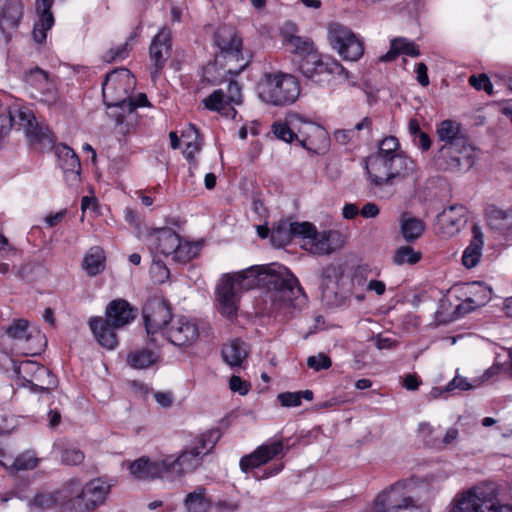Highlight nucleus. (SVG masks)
<instances>
[{
	"mask_svg": "<svg viewBox=\"0 0 512 512\" xmlns=\"http://www.w3.org/2000/svg\"><path fill=\"white\" fill-rule=\"evenodd\" d=\"M220 439L219 430H208L197 436L178 454H162L156 459L142 456L128 464L130 474L137 480H179L197 471L204 458Z\"/></svg>",
	"mask_w": 512,
	"mask_h": 512,
	"instance_id": "f257e3e1",
	"label": "nucleus"
},
{
	"mask_svg": "<svg viewBox=\"0 0 512 512\" xmlns=\"http://www.w3.org/2000/svg\"><path fill=\"white\" fill-rule=\"evenodd\" d=\"M113 484L104 478H94L86 483L69 479L55 491H40L29 501L33 511H47L57 507L59 512H94L102 506Z\"/></svg>",
	"mask_w": 512,
	"mask_h": 512,
	"instance_id": "f03ea898",
	"label": "nucleus"
},
{
	"mask_svg": "<svg viewBox=\"0 0 512 512\" xmlns=\"http://www.w3.org/2000/svg\"><path fill=\"white\" fill-rule=\"evenodd\" d=\"M232 276L242 291L257 286L265 287L274 310L290 306L294 300L305 297L297 277L281 264L252 266Z\"/></svg>",
	"mask_w": 512,
	"mask_h": 512,
	"instance_id": "7ed1b4c3",
	"label": "nucleus"
},
{
	"mask_svg": "<svg viewBox=\"0 0 512 512\" xmlns=\"http://www.w3.org/2000/svg\"><path fill=\"white\" fill-rule=\"evenodd\" d=\"M258 97L272 106L293 104L299 97L300 85L291 74L283 72L265 73L257 84Z\"/></svg>",
	"mask_w": 512,
	"mask_h": 512,
	"instance_id": "20e7f679",
	"label": "nucleus"
},
{
	"mask_svg": "<svg viewBox=\"0 0 512 512\" xmlns=\"http://www.w3.org/2000/svg\"><path fill=\"white\" fill-rule=\"evenodd\" d=\"M412 159L400 153L390 158L368 160L366 169L375 186L391 184L394 179L404 178L414 170Z\"/></svg>",
	"mask_w": 512,
	"mask_h": 512,
	"instance_id": "39448f33",
	"label": "nucleus"
},
{
	"mask_svg": "<svg viewBox=\"0 0 512 512\" xmlns=\"http://www.w3.org/2000/svg\"><path fill=\"white\" fill-rule=\"evenodd\" d=\"M297 227L301 229V247L314 255H329L343 246L342 236L336 230L318 231L310 222H303Z\"/></svg>",
	"mask_w": 512,
	"mask_h": 512,
	"instance_id": "423d86ee",
	"label": "nucleus"
},
{
	"mask_svg": "<svg viewBox=\"0 0 512 512\" xmlns=\"http://www.w3.org/2000/svg\"><path fill=\"white\" fill-rule=\"evenodd\" d=\"M135 87V78L126 68L116 69L107 74L102 84V93L105 104L109 108H119L124 111V107L130 97L131 91Z\"/></svg>",
	"mask_w": 512,
	"mask_h": 512,
	"instance_id": "0eeeda50",
	"label": "nucleus"
},
{
	"mask_svg": "<svg viewBox=\"0 0 512 512\" xmlns=\"http://www.w3.org/2000/svg\"><path fill=\"white\" fill-rule=\"evenodd\" d=\"M449 512H512V506L497 504L483 488L472 487L455 496Z\"/></svg>",
	"mask_w": 512,
	"mask_h": 512,
	"instance_id": "6e6552de",
	"label": "nucleus"
},
{
	"mask_svg": "<svg viewBox=\"0 0 512 512\" xmlns=\"http://www.w3.org/2000/svg\"><path fill=\"white\" fill-rule=\"evenodd\" d=\"M328 40L331 47L345 61H358L364 54L362 40L348 27L339 24L330 25Z\"/></svg>",
	"mask_w": 512,
	"mask_h": 512,
	"instance_id": "1a4fd4ad",
	"label": "nucleus"
},
{
	"mask_svg": "<svg viewBox=\"0 0 512 512\" xmlns=\"http://www.w3.org/2000/svg\"><path fill=\"white\" fill-rule=\"evenodd\" d=\"M8 116V124L3 126L6 130L18 125L20 129L24 130L31 143L51 144L50 130L37 122L30 108L17 106L9 110Z\"/></svg>",
	"mask_w": 512,
	"mask_h": 512,
	"instance_id": "9d476101",
	"label": "nucleus"
},
{
	"mask_svg": "<svg viewBox=\"0 0 512 512\" xmlns=\"http://www.w3.org/2000/svg\"><path fill=\"white\" fill-rule=\"evenodd\" d=\"M241 86L236 81H230L225 88L214 90L202 100L204 107L210 111H216L226 117L234 118L236 110L234 106L242 104Z\"/></svg>",
	"mask_w": 512,
	"mask_h": 512,
	"instance_id": "9b49d317",
	"label": "nucleus"
},
{
	"mask_svg": "<svg viewBox=\"0 0 512 512\" xmlns=\"http://www.w3.org/2000/svg\"><path fill=\"white\" fill-rule=\"evenodd\" d=\"M22 386H31L34 391H49L56 386V378L50 370L36 361L24 360L14 367Z\"/></svg>",
	"mask_w": 512,
	"mask_h": 512,
	"instance_id": "f8f14e48",
	"label": "nucleus"
},
{
	"mask_svg": "<svg viewBox=\"0 0 512 512\" xmlns=\"http://www.w3.org/2000/svg\"><path fill=\"white\" fill-rule=\"evenodd\" d=\"M213 39L215 46L219 49L220 54L224 58H229L236 62H243L234 71L229 68L227 70L228 73H240L246 67L247 62H244L242 54V39L238 35L237 30L233 26H221L215 32Z\"/></svg>",
	"mask_w": 512,
	"mask_h": 512,
	"instance_id": "ddd939ff",
	"label": "nucleus"
},
{
	"mask_svg": "<svg viewBox=\"0 0 512 512\" xmlns=\"http://www.w3.org/2000/svg\"><path fill=\"white\" fill-rule=\"evenodd\" d=\"M174 316L171 315L168 304L162 298H151L143 307V318L150 341L154 342L153 336L166 331V327Z\"/></svg>",
	"mask_w": 512,
	"mask_h": 512,
	"instance_id": "4468645a",
	"label": "nucleus"
},
{
	"mask_svg": "<svg viewBox=\"0 0 512 512\" xmlns=\"http://www.w3.org/2000/svg\"><path fill=\"white\" fill-rule=\"evenodd\" d=\"M288 448H285L281 438L274 437L258 446L253 452L240 459L239 466L243 472L265 465L275 458H283Z\"/></svg>",
	"mask_w": 512,
	"mask_h": 512,
	"instance_id": "2eb2a0df",
	"label": "nucleus"
},
{
	"mask_svg": "<svg viewBox=\"0 0 512 512\" xmlns=\"http://www.w3.org/2000/svg\"><path fill=\"white\" fill-rule=\"evenodd\" d=\"M163 335L174 346L187 348L199 338V326L196 320L177 315L171 319Z\"/></svg>",
	"mask_w": 512,
	"mask_h": 512,
	"instance_id": "dca6fc26",
	"label": "nucleus"
},
{
	"mask_svg": "<svg viewBox=\"0 0 512 512\" xmlns=\"http://www.w3.org/2000/svg\"><path fill=\"white\" fill-rule=\"evenodd\" d=\"M447 157L442 156L439 148L435 163L439 169L450 172H467L475 163V149L471 144L461 146H452Z\"/></svg>",
	"mask_w": 512,
	"mask_h": 512,
	"instance_id": "f3484780",
	"label": "nucleus"
},
{
	"mask_svg": "<svg viewBox=\"0 0 512 512\" xmlns=\"http://www.w3.org/2000/svg\"><path fill=\"white\" fill-rule=\"evenodd\" d=\"M24 81L30 91L32 98L49 106L54 105L58 100L54 83L49 79L48 73L35 67L26 72Z\"/></svg>",
	"mask_w": 512,
	"mask_h": 512,
	"instance_id": "a211bd4d",
	"label": "nucleus"
},
{
	"mask_svg": "<svg viewBox=\"0 0 512 512\" xmlns=\"http://www.w3.org/2000/svg\"><path fill=\"white\" fill-rule=\"evenodd\" d=\"M241 292L232 274L227 273L221 277L216 286V300L222 315L228 318L236 315Z\"/></svg>",
	"mask_w": 512,
	"mask_h": 512,
	"instance_id": "6ab92c4d",
	"label": "nucleus"
},
{
	"mask_svg": "<svg viewBox=\"0 0 512 512\" xmlns=\"http://www.w3.org/2000/svg\"><path fill=\"white\" fill-rule=\"evenodd\" d=\"M411 483L407 481L395 483L390 490L381 494L385 499L387 512H428L427 508L417 504L410 496H402V491Z\"/></svg>",
	"mask_w": 512,
	"mask_h": 512,
	"instance_id": "aec40b11",
	"label": "nucleus"
},
{
	"mask_svg": "<svg viewBox=\"0 0 512 512\" xmlns=\"http://www.w3.org/2000/svg\"><path fill=\"white\" fill-rule=\"evenodd\" d=\"M149 52L150 60L153 63L150 74L152 80L155 81L171 55V38L169 30L163 28L154 36Z\"/></svg>",
	"mask_w": 512,
	"mask_h": 512,
	"instance_id": "412c9836",
	"label": "nucleus"
},
{
	"mask_svg": "<svg viewBox=\"0 0 512 512\" xmlns=\"http://www.w3.org/2000/svg\"><path fill=\"white\" fill-rule=\"evenodd\" d=\"M299 143L306 150L320 154L323 153L328 146V134L321 126L302 120V125L298 130Z\"/></svg>",
	"mask_w": 512,
	"mask_h": 512,
	"instance_id": "4be33fe9",
	"label": "nucleus"
},
{
	"mask_svg": "<svg viewBox=\"0 0 512 512\" xmlns=\"http://www.w3.org/2000/svg\"><path fill=\"white\" fill-rule=\"evenodd\" d=\"M467 210L463 205H452L437 216L438 233L443 237L457 234L467 222Z\"/></svg>",
	"mask_w": 512,
	"mask_h": 512,
	"instance_id": "5701e85b",
	"label": "nucleus"
},
{
	"mask_svg": "<svg viewBox=\"0 0 512 512\" xmlns=\"http://www.w3.org/2000/svg\"><path fill=\"white\" fill-rule=\"evenodd\" d=\"M436 134L441 145V154L447 157L452 146H461L470 144L467 137L463 134L461 125L454 120H444L437 125Z\"/></svg>",
	"mask_w": 512,
	"mask_h": 512,
	"instance_id": "b1692460",
	"label": "nucleus"
},
{
	"mask_svg": "<svg viewBox=\"0 0 512 512\" xmlns=\"http://www.w3.org/2000/svg\"><path fill=\"white\" fill-rule=\"evenodd\" d=\"M58 163L64 172L66 181L75 185L80 181L81 163L78 155L67 145L56 147Z\"/></svg>",
	"mask_w": 512,
	"mask_h": 512,
	"instance_id": "393cba45",
	"label": "nucleus"
},
{
	"mask_svg": "<svg viewBox=\"0 0 512 512\" xmlns=\"http://www.w3.org/2000/svg\"><path fill=\"white\" fill-rule=\"evenodd\" d=\"M54 0H36V11L39 15V20L33 29L34 40L41 44L47 38V32L54 25V17L51 13V7Z\"/></svg>",
	"mask_w": 512,
	"mask_h": 512,
	"instance_id": "a878e982",
	"label": "nucleus"
},
{
	"mask_svg": "<svg viewBox=\"0 0 512 512\" xmlns=\"http://www.w3.org/2000/svg\"><path fill=\"white\" fill-rule=\"evenodd\" d=\"M134 318V309L124 299L113 300L106 308V320L110 321L114 328H121L129 324Z\"/></svg>",
	"mask_w": 512,
	"mask_h": 512,
	"instance_id": "bb28decb",
	"label": "nucleus"
},
{
	"mask_svg": "<svg viewBox=\"0 0 512 512\" xmlns=\"http://www.w3.org/2000/svg\"><path fill=\"white\" fill-rule=\"evenodd\" d=\"M89 326L98 341L106 349H114L117 345L115 329L110 321L102 317H94L89 321Z\"/></svg>",
	"mask_w": 512,
	"mask_h": 512,
	"instance_id": "cd10ccee",
	"label": "nucleus"
},
{
	"mask_svg": "<svg viewBox=\"0 0 512 512\" xmlns=\"http://www.w3.org/2000/svg\"><path fill=\"white\" fill-rule=\"evenodd\" d=\"M302 118L299 115H289L285 121H276L271 129L275 137L287 143L299 139L298 130L302 125Z\"/></svg>",
	"mask_w": 512,
	"mask_h": 512,
	"instance_id": "c85d7f7f",
	"label": "nucleus"
},
{
	"mask_svg": "<svg viewBox=\"0 0 512 512\" xmlns=\"http://www.w3.org/2000/svg\"><path fill=\"white\" fill-rule=\"evenodd\" d=\"M488 225L503 236L512 235V209L490 206L486 210Z\"/></svg>",
	"mask_w": 512,
	"mask_h": 512,
	"instance_id": "c756f323",
	"label": "nucleus"
},
{
	"mask_svg": "<svg viewBox=\"0 0 512 512\" xmlns=\"http://www.w3.org/2000/svg\"><path fill=\"white\" fill-rule=\"evenodd\" d=\"M303 222H290L288 220H281L271 232V241L278 247H284L289 244L293 239L301 237L300 230L297 225H302Z\"/></svg>",
	"mask_w": 512,
	"mask_h": 512,
	"instance_id": "7c9ffc66",
	"label": "nucleus"
},
{
	"mask_svg": "<svg viewBox=\"0 0 512 512\" xmlns=\"http://www.w3.org/2000/svg\"><path fill=\"white\" fill-rule=\"evenodd\" d=\"M22 17V5L18 1H8L0 13V29L8 38Z\"/></svg>",
	"mask_w": 512,
	"mask_h": 512,
	"instance_id": "2f4dec72",
	"label": "nucleus"
},
{
	"mask_svg": "<svg viewBox=\"0 0 512 512\" xmlns=\"http://www.w3.org/2000/svg\"><path fill=\"white\" fill-rule=\"evenodd\" d=\"M152 245L163 255L173 257L175 250L179 245V236L170 228H162L155 231Z\"/></svg>",
	"mask_w": 512,
	"mask_h": 512,
	"instance_id": "473e14b6",
	"label": "nucleus"
},
{
	"mask_svg": "<svg viewBox=\"0 0 512 512\" xmlns=\"http://www.w3.org/2000/svg\"><path fill=\"white\" fill-rule=\"evenodd\" d=\"M222 358L230 367H240L248 356L246 344L239 339H233L222 347Z\"/></svg>",
	"mask_w": 512,
	"mask_h": 512,
	"instance_id": "72a5a7b5",
	"label": "nucleus"
},
{
	"mask_svg": "<svg viewBox=\"0 0 512 512\" xmlns=\"http://www.w3.org/2000/svg\"><path fill=\"white\" fill-rule=\"evenodd\" d=\"M182 143L184 144L183 154L189 161L190 173L197 168V162L194 159L195 154L201 149L202 142L199 138L198 131L194 126H190L182 133Z\"/></svg>",
	"mask_w": 512,
	"mask_h": 512,
	"instance_id": "f704fd0d",
	"label": "nucleus"
},
{
	"mask_svg": "<svg viewBox=\"0 0 512 512\" xmlns=\"http://www.w3.org/2000/svg\"><path fill=\"white\" fill-rule=\"evenodd\" d=\"M483 234L479 227H473V238L463 252L462 263L466 268L475 267L482 256Z\"/></svg>",
	"mask_w": 512,
	"mask_h": 512,
	"instance_id": "c9c22d12",
	"label": "nucleus"
},
{
	"mask_svg": "<svg viewBox=\"0 0 512 512\" xmlns=\"http://www.w3.org/2000/svg\"><path fill=\"white\" fill-rule=\"evenodd\" d=\"M207 491L203 486H198L188 493L184 499V505L188 512H209L211 501L207 497Z\"/></svg>",
	"mask_w": 512,
	"mask_h": 512,
	"instance_id": "e433bc0d",
	"label": "nucleus"
},
{
	"mask_svg": "<svg viewBox=\"0 0 512 512\" xmlns=\"http://www.w3.org/2000/svg\"><path fill=\"white\" fill-rule=\"evenodd\" d=\"M158 359L159 355L147 348L136 349L127 355V363L133 369H147L153 366Z\"/></svg>",
	"mask_w": 512,
	"mask_h": 512,
	"instance_id": "4c0bfd02",
	"label": "nucleus"
},
{
	"mask_svg": "<svg viewBox=\"0 0 512 512\" xmlns=\"http://www.w3.org/2000/svg\"><path fill=\"white\" fill-rule=\"evenodd\" d=\"M320 281V289L322 291V297L324 299H330L332 294H336V288L339 279L341 278V272L335 265H328L322 270Z\"/></svg>",
	"mask_w": 512,
	"mask_h": 512,
	"instance_id": "58836bf2",
	"label": "nucleus"
},
{
	"mask_svg": "<svg viewBox=\"0 0 512 512\" xmlns=\"http://www.w3.org/2000/svg\"><path fill=\"white\" fill-rule=\"evenodd\" d=\"M444 479V475L438 474L427 475L417 481L419 494H421L424 501H430L436 497L441 489V484Z\"/></svg>",
	"mask_w": 512,
	"mask_h": 512,
	"instance_id": "ea45409f",
	"label": "nucleus"
},
{
	"mask_svg": "<svg viewBox=\"0 0 512 512\" xmlns=\"http://www.w3.org/2000/svg\"><path fill=\"white\" fill-rule=\"evenodd\" d=\"M149 105V101L147 99V96L144 93L138 94L134 99L129 97L125 107L124 111L122 112H112V116L115 117V121L117 125H123L126 121L128 123L133 122L134 116L133 112L138 107H145Z\"/></svg>",
	"mask_w": 512,
	"mask_h": 512,
	"instance_id": "a19ab883",
	"label": "nucleus"
},
{
	"mask_svg": "<svg viewBox=\"0 0 512 512\" xmlns=\"http://www.w3.org/2000/svg\"><path fill=\"white\" fill-rule=\"evenodd\" d=\"M38 461L39 460L36 458L34 453L26 451L15 459L11 456H9L7 460L0 459V465L11 472H18L20 470L34 469L37 466Z\"/></svg>",
	"mask_w": 512,
	"mask_h": 512,
	"instance_id": "79ce46f5",
	"label": "nucleus"
},
{
	"mask_svg": "<svg viewBox=\"0 0 512 512\" xmlns=\"http://www.w3.org/2000/svg\"><path fill=\"white\" fill-rule=\"evenodd\" d=\"M327 73L339 81H347L349 72L336 59L330 56H321L317 65V76Z\"/></svg>",
	"mask_w": 512,
	"mask_h": 512,
	"instance_id": "37998d69",
	"label": "nucleus"
},
{
	"mask_svg": "<svg viewBox=\"0 0 512 512\" xmlns=\"http://www.w3.org/2000/svg\"><path fill=\"white\" fill-rule=\"evenodd\" d=\"M105 255L100 247H92L86 253L82 267L89 276H96L104 270Z\"/></svg>",
	"mask_w": 512,
	"mask_h": 512,
	"instance_id": "c03bdc74",
	"label": "nucleus"
},
{
	"mask_svg": "<svg viewBox=\"0 0 512 512\" xmlns=\"http://www.w3.org/2000/svg\"><path fill=\"white\" fill-rule=\"evenodd\" d=\"M401 233L406 241L419 238L424 231V223L415 217L403 214L401 216Z\"/></svg>",
	"mask_w": 512,
	"mask_h": 512,
	"instance_id": "a18cd8bd",
	"label": "nucleus"
},
{
	"mask_svg": "<svg viewBox=\"0 0 512 512\" xmlns=\"http://www.w3.org/2000/svg\"><path fill=\"white\" fill-rule=\"evenodd\" d=\"M6 334L18 343H27L34 340L35 336L29 331V323L24 319L14 320L6 329Z\"/></svg>",
	"mask_w": 512,
	"mask_h": 512,
	"instance_id": "49530a36",
	"label": "nucleus"
},
{
	"mask_svg": "<svg viewBox=\"0 0 512 512\" xmlns=\"http://www.w3.org/2000/svg\"><path fill=\"white\" fill-rule=\"evenodd\" d=\"M402 153L399 149L398 139L394 136L384 138L380 145L378 152L368 158V160H378L379 158H390Z\"/></svg>",
	"mask_w": 512,
	"mask_h": 512,
	"instance_id": "de8ad7c7",
	"label": "nucleus"
},
{
	"mask_svg": "<svg viewBox=\"0 0 512 512\" xmlns=\"http://www.w3.org/2000/svg\"><path fill=\"white\" fill-rule=\"evenodd\" d=\"M321 55L317 51L305 55L299 65L302 74L309 79L317 77V65L320 61Z\"/></svg>",
	"mask_w": 512,
	"mask_h": 512,
	"instance_id": "09e8293b",
	"label": "nucleus"
},
{
	"mask_svg": "<svg viewBox=\"0 0 512 512\" xmlns=\"http://www.w3.org/2000/svg\"><path fill=\"white\" fill-rule=\"evenodd\" d=\"M420 258L421 254L416 252L412 247L402 246L396 250L393 261L397 265L415 264Z\"/></svg>",
	"mask_w": 512,
	"mask_h": 512,
	"instance_id": "8fccbe9b",
	"label": "nucleus"
},
{
	"mask_svg": "<svg viewBox=\"0 0 512 512\" xmlns=\"http://www.w3.org/2000/svg\"><path fill=\"white\" fill-rule=\"evenodd\" d=\"M291 40L292 41L287 44V46L290 47L292 52L301 55L302 58L316 51L314 43L310 38L297 36Z\"/></svg>",
	"mask_w": 512,
	"mask_h": 512,
	"instance_id": "3c124183",
	"label": "nucleus"
},
{
	"mask_svg": "<svg viewBox=\"0 0 512 512\" xmlns=\"http://www.w3.org/2000/svg\"><path fill=\"white\" fill-rule=\"evenodd\" d=\"M392 48L395 49L399 54H404L411 57H417L420 55L418 46L406 38H396L392 40Z\"/></svg>",
	"mask_w": 512,
	"mask_h": 512,
	"instance_id": "603ef678",
	"label": "nucleus"
},
{
	"mask_svg": "<svg viewBox=\"0 0 512 512\" xmlns=\"http://www.w3.org/2000/svg\"><path fill=\"white\" fill-rule=\"evenodd\" d=\"M196 255V248L188 242H181L174 252L172 259L177 262L186 263Z\"/></svg>",
	"mask_w": 512,
	"mask_h": 512,
	"instance_id": "864d4df0",
	"label": "nucleus"
},
{
	"mask_svg": "<svg viewBox=\"0 0 512 512\" xmlns=\"http://www.w3.org/2000/svg\"><path fill=\"white\" fill-rule=\"evenodd\" d=\"M472 288L476 289V298L467 297L462 304L459 305V309H463L465 312H470L474 310L476 307H480L485 304L487 297L478 296L479 293H483L484 289L480 285H472Z\"/></svg>",
	"mask_w": 512,
	"mask_h": 512,
	"instance_id": "5fc2aeb1",
	"label": "nucleus"
},
{
	"mask_svg": "<svg viewBox=\"0 0 512 512\" xmlns=\"http://www.w3.org/2000/svg\"><path fill=\"white\" fill-rule=\"evenodd\" d=\"M332 365L331 359L324 353L312 355L307 358V366L314 371L326 370Z\"/></svg>",
	"mask_w": 512,
	"mask_h": 512,
	"instance_id": "6e6d98bb",
	"label": "nucleus"
},
{
	"mask_svg": "<svg viewBox=\"0 0 512 512\" xmlns=\"http://www.w3.org/2000/svg\"><path fill=\"white\" fill-rule=\"evenodd\" d=\"M129 42L126 41L125 43L113 47L110 50H108L105 55L103 56L104 61L106 62H114L117 60H123L125 59L129 54Z\"/></svg>",
	"mask_w": 512,
	"mask_h": 512,
	"instance_id": "4d7b16f0",
	"label": "nucleus"
},
{
	"mask_svg": "<svg viewBox=\"0 0 512 512\" xmlns=\"http://www.w3.org/2000/svg\"><path fill=\"white\" fill-rule=\"evenodd\" d=\"M84 453L78 448H66L62 453V461L66 465H79L83 462Z\"/></svg>",
	"mask_w": 512,
	"mask_h": 512,
	"instance_id": "13d9d810",
	"label": "nucleus"
},
{
	"mask_svg": "<svg viewBox=\"0 0 512 512\" xmlns=\"http://www.w3.org/2000/svg\"><path fill=\"white\" fill-rule=\"evenodd\" d=\"M469 83L477 90H484L487 94L493 93V85L487 75L481 74L479 76L472 75L469 78Z\"/></svg>",
	"mask_w": 512,
	"mask_h": 512,
	"instance_id": "bf43d9fd",
	"label": "nucleus"
},
{
	"mask_svg": "<svg viewBox=\"0 0 512 512\" xmlns=\"http://www.w3.org/2000/svg\"><path fill=\"white\" fill-rule=\"evenodd\" d=\"M229 388L240 395H246L251 385L248 381L242 380L239 376L233 375L229 381Z\"/></svg>",
	"mask_w": 512,
	"mask_h": 512,
	"instance_id": "052dcab7",
	"label": "nucleus"
},
{
	"mask_svg": "<svg viewBox=\"0 0 512 512\" xmlns=\"http://www.w3.org/2000/svg\"><path fill=\"white\" fill-rule=\"evenodd\" d=\"M278 400L285 407H296L301 404L300 395L297 392L280 393Z\"/></svg>",
	"mask_w": 512,
	"mask_h": 512,
	"instance_id": "680f3d73",
	"label": "nucleus"
},
{
	"mask_svg": "<svg viewBox=\"0 0 512 512\" xmlns=\"http://www.w3.org/2000/svg\"><path fill=\"white\" fill-rule=\"evenodd\" d=\"M151 273L155 277V280L159 283H163L169 278L168 268L161 262H155L151 267Z\"/></svg>",
	"mask_w": 512,
	"mask_h": 512,
	"instance_id": "e2e57ef3",
	"label": "nucleus"
},
{
	"mask_svg": "<svg viewBox=\"0 0 512 512\" xmlns=\"http://www.w3.org/2000/svg\"><path fill=\"white\" fill-rule=\"evenodd\" d=\"M334 138L341 145H346L350 142L358 140L351 128L335 131Z\"/></svg>",
	"mask_w": 512,
	"mask_h": 512,
	"instance_id": "0e129e2a",
	"label": "nucleus"
},
{
	"mask_svg": "<svg viewBox=\"0 0 512 512\" xmlns=\"http://www.w3.org/2000/svg\"><path fill=\"white\" fill-rule=\"evenodd\" d=\"M357 139L360 138L361 132L365 131L367 135L371 134L372 131V119L369 117L363 118L360 122L355 124L353 128H351Z\"/></svg>",
	"mask_w": 512,
	"mask_h": 512,
	"instance_id": "69168bd1",
	"label": "nucleus"
},
{
	"mask_svg": "<svg viewBox=\"0 0 512 512\" xmlns=\"http://www.w3.org/2000/svg\"><path fill=\"white\" fill-rule=\"evenodd\" d=\"M297 27L293 22H286L282 29H281V35L283 38V42L285 45L289 44L292 40V38H296L298 35H296Z\"/></svg>",
	"mask_w": 512,
	"mask_h": 512,
	"instance_id": "338daca9",
	"label": "nucleus"
},
{
	"mask_svg": "<svg viewBox=\"0 0 512 512\" xmlns=\"http://www.w3.org/2000/svg\"><path fill=\"white\" fill-rule=\"evenodd\" d=\"M471 385L464 378L455 377L446 386V391H452L454 389H460L462 391L468 390Z\"/></svg>",
	"mask_w": 512,
	"mask_h": 512,
	"instance_id": "774afa93",
	"label": "nucleus"
}]
</instances>
